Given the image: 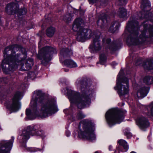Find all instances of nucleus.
<instances>
[{
    "mask_svg": "<svg viewBox=\"0 0 153 153\" xmlns=\"http://www.w3.org/2000/svg\"><path fill=\"white\" fill-rule=\"evenodd\" d=\"M88 79L86 78L78 79L76 84L79 85L81 93L66 88L67 94L70 102V106L75 105L78 109H82L89 106L91 103L90 97L94 91L90 89Z\"/></svg>",
    "mask_w": 153,
    "mask_h": 153,
    "instance_id": "nucleus-1",
    "label": "nucleus"
},
{
    "mask_svg": "<svg viewBox=\"0 0 153 153\" xmlns=\"http://www.w3.org/2000/svg\"><path fill=\"white\" fill-rule=\"evenodd\" d=\"M36 94L37 96L33 100L32 107L33 111H34L35 112H36L38 111L37 102L41 104V113L39 115L41 118L48 117L49 115L54 114L58 111L56 101L54 99H51L45 100V93L43 92L41 90H36Z\"/></svg>",
    "mask_w": 153,
    "mask_h": 153,
    "instance_id": "nucleus-2",
    "label": "nucleus"
},
{
    "mask_svg": "<svg viewBox=\"0 0 153 153\" xmlns=\"http://www.w3.org/2000/svg\"><path fill=\"white\" fill-rule=\"evenodd\" d=\"M140 28L138 21L134 19L128 21L126 24V30L123 35L126 39V43L128 46L143 45L147 38L138 36Z\"/></svg>",
    "mask_w": 153,
    "mask_h": 153,
    "instance_id": "nucleus-3",
    "label": "nucleus"
},
{
    "mask_svg": "<svg viewBox=\"0 0 153 153\" xmlns=\"http://www.w3.org/2000/svg\"><path fill=\"white\" fill-rule=\"evenodd\" d=\"M22 48L21 45L14 44L6 47L3 51L2 60L0 66L3 73L5 74H9V71L12 65V63L14 61L18 54H16L15 49H20Z\"/></svg>",
    "mask_w": 153,
    "mask_h": 153,
    "instance_id": "nucleus-4",
    "label": "nucleus"
},
{
    "mask_svg": "<svg viewBox=\"0 0 153 153\" xmlns=\"http://www.w3.org/2000/svg\"><path fill=\"white\" fill-rule=\"evenodd\" d=\"M39 126L37 124L28 126L25 128L22 131V133L18 137L22 147L26 148V143L30 138V136L39 137L42 139L45 137L44 131L39 130Z\"/></svg>",
    "mask_w": 153,
    "mask_h": 153,
    "instance_id": "nucleus-5",
    "label": "nucleus"
},
{
    "mask_svg": "<svg viewBox=\"0 0 153 153\" xmlns=\"http://www.w3.org/2000/svg\"><path fill=\"white\" fill-rule=\"evenodd\" d=\"M78 129L79 138L89 140L96 139L94 125L91 120L85 119L81 121L79 123Z\"/></svg>",
    "mask_w": 153,
    "mask_h": 153,
    "instance_id": "nucleus-6",
    "label": "nucleus"
},
{
    "mask_svg": "<svg viewBox=\"0 0 153 153\" xmlns=\"http://www.w3.org/2000/svg\"><path fill=\"white\" fill-rule=\"evenodd\" d=\"M126 111L125 110L112 108L108 110L105 117L108 124L110 127L116 124H120L124 119Z\"/></svg>",
    "mask_w": 153,
    "mask_h": 153,
    "instance_id": "nucleus-7",
    "label": "nucleus"
},
{
    "mask_svg": "<svg viewBox=\"0 0 153 153\" xmlns=\"http://www.w3.org/2000/svg\"><path fill=\"white\" fill-rule=\"evenodd\" d=\"M120 72L117 77L116 85L114 89L117 91L120 97L129 94V82L128 79L124 76L123 70Z\"/></svg>",
    "mask_w": 153,
    "mask_h": 153,
    "instance_id": "nucleus-8",
    "label": "nucleus"
},
{
    "mask_svg": "<svg viewBox=\"0 0 153 153\" xmlns=\"http://www.w3.org/2000/svg\"><path fill=\"white\" fill-rule=\"evenodd\" d=\"M83 19L80 17L76 18L74 20L72 29L74 32H77L76 40L79 42H83L86 40L89 33H91V30L88 28H84L81 25L83 23Z\"/></svg>",
    "mask_w": 153,
    "mask_h": 153,
    "instance_id": "nucleus-9",
    "label": "nucleus"
},
{
    "mask_svg": "<svg viewBox=\"0 0 153 153\" xmlns=\"http://www.w3.org/2000/svg\"><path fill=\"white\" fill-rule=\"evenodd\" d=\"M55 53H56V48L50 46H46L39 51L37 57L41 60L42 64L46 65L51 60L52 55Z\"/></svg>",
    "mask_w": 153,
    "mask_h": 153,
    "instance_id": "nucleus-10",
    "label": "nucleus"
},
{
    "mask_svg": "<svg viewBox=\"0 0 153 153\" xmlns=\"http://www.w3.org/2000/svg\"><path fill=\"white\" fill-rule=\"evenodd\" d=\"M22 94L21 91H16L12 98V103H10L9 100H7L5 102V105L7 108L12 112L18 111L21 107V103L20 100L22 99Z\"/></svg>",
    "mask_w": 153,
    "mask_h": 153,
    "instance_id": "nucleus-11",
    "label": "nucleus"
},
{
    "mask_svg": "<svg viewBox=\"0 0 153 153\" xmlns=\"http://www.w3.org/2000/svg\"><path fill=\"white\" fill-rule=\"evenodd\" d=\"M19 51L21 53H18V56H16L14 61L12 63V65L9 71V74L13 72L18 68L19 64L22 63L25 60L27 57V53L25 48L22 46Z\"/></svg>",
    "mask_w": 153,
    "mask_h": 153,
    "instance_id": "nucleus-12",
    "label": "nucleus"
},
{
    "mask_svg": "<svg viewBox=\"0 0 153 153\" xmlns=\"http://www.w3.org/2000/svg\"><path fill=\"white\" fill-rule=\"evenodd\" d=\"M14 137L12 136L11 139L7 141L2 140L0 143V153H10L13 146Z\"/></svg>",
    "mask_w": 153,
    "mask_h": 153,
    "instance_id": "nucleus-13",
    "label": "nucleus"
},
{
    "mask_svg": "<svg viewBox=\"0 0 153 153\" xmlns=\"http://www.w3.org/2000/svg\"><path fill=\"white\" fill-rule=\"evenodd\" d=\"M100 37L96 36L93 39V42L89 46L90 52L92 53H97L101 49V46L99 40Z\"/></svg>",
    "mask_w": 153,
    "mask_h": 153,
    "instance_id": "nucleus-14",
    "label": "nucleus"
},
{
    "mask_svg": "<svg viewBox=\"0 0 153 153\" xmlns=\"http://www.w3.org/2000/svg\"><path fill=\"white\" fill-rule=\"evenodd\" d=\"M142 10L145 13V16L149 17L150 15L152 14L150 12L151 9V3L149 0H142L141 5Z\"/></svg>",
    "mask_w": 153,
    "mask_h": 153,
    "instance_id": "nucleus-15",
    "label": "nucleus"
},
{
    "mask_svg": "<svg viewBox=\"0 0 153 153\" xmlns=\"http://www.w3.org/2000/svg\"><path fill=\"white\" fill-rule=\"evenodd\" d=\"M136 122L137 125L141 129L146 128L149 126L148 120L142 116L138 117Z\"/></svg>",
    "mask_w": 153,
    "mask_h": 153,
    "instance_id": "nucleus-16",
    "label": "nucleus"
},
{
    "mask_svg": "<svg viewBox=\"0 0 153 153\" xmlns=\"http://www.w3.org/2000/svg\"><path fill=\"white\" fill-rule=\"evenodd\" d=\"M19 7L18 4L14 2L8 4L5 7V11L10 15L15 14L16 9Z\"/></svg>",
    "mask_w": 153,
    "mask_h": 153,
    "instance_id": "nucleus-17",
    "label": "nucleus"
},
{
    "mask_svg": "<svg viewBox=\"0 0 153 153\" xmlns=\"http://www.w3.org/2000/svg\"><path fill=\"white\" fill-rule=\"evenodd\" d=\"M27 13V10L25 7L19 8V7L16 9V13L18 19L19 21H22L24 19L25 16Z\"/></svg>",
    "mask_w": 153,
    "mask_h": 153,
    "instance_id": "nucleus-18",
    "label": "nucleus"
},
{
    "mask_svg": "<svg viewBox=\"0 0 153 153\" xmlns=\"http://www.w3.org/2000/svg\"><path fill=\"white\" fill-rule=\"evenodd\" d=\"M122 43L120 42L117 40H113L108 48L111 51L115 52L117 51L121 48Z\"/></svg>",
    "mask_w": 153,
    "mask_h": 153,
    "instance_id": "nucleus-19",
    "label": "nucleus"
},
{
    "mask_svg": "<svg viewBox=\"0 0 153 153\" xmlns=\"http://www.w3.org/2000/svg\"><path fill=\"white\" fill-rule=\"evenodd\" d=\"M108 16L106 14H104L100 17L97 22V25L100 27L101 29L104 28L108 23Z\"/></svg>",
    "mask_w": 153,
    "mask_h": 153,
    "instance_id": "nucleus-20",
    "label": "nucleus"
},
{
    "mask_svg": "<svg viewBox=\"0 0 153 153\" xmlns=\"http://www.w3.org/2000/svg\"><path fill=\"white\" fill-rule=\"evenodd\" d=\"M58 17V16L56 15H53L52 17H51V14H49L47 17L45 18V20L41 26L43 30L45 27H46L48 24H51L52 22L56 20Z\"/></svg>",
    "mask_w": 153,
    "mask_h": 153,
    "instance_id": "nucleus-21",
    "label": "nucleus"
},
{
    "mask_svg": "<svg viewBox=\"0 0 153 153\" xmlns=\"http://www.w3.org/2000/svg\"><path fill=\"white\" fill-rule=\"evenodd\" d=\"M150 89V87L146 86H143L140 88L137 91V95L140 94V97L143 98L146 96L148 93Z\"/></svg>",
    "mask_w": 153,
    "mask_h": 153,
    "instance_id": "nucleus-22",
    "label": "nucleus"
},
{
    "mask_svg": "<svg viewBox=\"0 0 153 153\" xmlns=\"http://www.w3.org/2000/svg\"><path fill=\"white\" fill-rule=\"evenodd\" d=\"M61 55L64 58L69 57L73 54L72 51L68 48H63L60 51Z\"/></svg>",
    "mask_w": 153,
    "mask_h": 153,
    "instance_id": "nucleus-23",
    "label": "nucleus"
},
{
    "mask_svg": "<svg viewBox=\"0 0 153 153\" xmlns=\"http://www.w3.org/2000/svg\"><path fill=\"white\" fill-rule=\"evenodd\" d=\"M143 65L144 68L150 71L153 69V58L146 60L143 62Z\"/></svg>",
    "mask_w": 153,
    "mask_h": 153,
    "instance_id": "nucleus-24",
    "label": "nucleus"
},
{
    "mask_svg": "<svg viewBox=\"0 0 153 153\" xmlns=\"http://www.w3.org/2000/svg\"><path fill=\"white\" fill-rule=\"evenodd\" d=\"M117 143L119 144L120 147L121 146L122 147L124 151H123V149H121V148H119V150L122 152L127 151L128 149V146L127 145V142L126 140L122 139H120L117 141Z\"/></svg>",
    "mask_w": 153,
    "mask_h": 153,
    "instance_id": "nucleus-25",
    "label": "nucleus"
},
{
    "mask_svg": "<svg viewBox=\"0 0 153 153\" xmlns=\"http://www.w3.org/2000/svg\"><path fill=\"white\" fill-rule=\"evenodd\" d=\"M25 114L26 117L25 119L26 120H33L35 118V114L32 113L31 110L30 108H26L25 111Z\"/></svg>",
    "mask_w": 153,
    "mask_h": 153,
    "instance_id": "nucleus-26",
    "label": "nucleus"
},
{
    "mask_svg": "<svg viewBox=\"0 0 153 153\" xmlns=\"http://www.w3.org/2000/svg\"><path fill=\"white\" fill-rule=\"evenodd\" d=\"M63 63L64 65L68 67L72 68L77 66L76 63L71 59H66L64 60Z\"/></svg>",
    "mask_w": 153,
    "mask_h": 153,
    "instance_id": "nucleus-27",
    "label": "nucleus"
},
{
    "mask_svg": "<svg viewBox=\"0 0 153 153\" xmlns=\"http://www.w3.org/2000/svg\"><path fill=\"white\" fill-rule=\"evenodd\" d=\"M56 31L55 28L52 26H50L46 30V34L47 37H52L54 35Z\"/></svg>",
    "mask_w": 153,
    "mask_h": 153,
    "instance_id": "nucleus-28",
    "label": "nucleus"
},
{
    "mask_svg": "<svg viewBox=\"0 0 153 153\" xmlns=\"http://www.w3.org/2000/svg\"><path fill=\"white\" fill-rule=\"evenodd\" d=\"M143 30L146 31L148 30L150 37H153V25H149L148 27V25L147 24H145L143 25Z\"/></svg>",
    "mask_w": 153,
    "mask_h": 153,
    "instance_id": "nucleus-29",
    "label": "nucleus"
},
{
    "mask_svg": "<svg viewBox=\"0 0 153 153\" xmlns=\"http://www.w3.org/2000/svg\"><path fill=\"white\" fill-rule=\"evenodd\" d=\"M143 81L146 85H152L153 84V76L150 75H146L143 78Z\"/></svg>",
    "mask_w": 153,
    "mask_h": 153,
    "instance_id": "nucleus-30",
    "label": "nucleus"
},
{
    "mask_svg": "<svg viewBox=\"0 0 153 153\" xmlns=\"http://www.w3.org/2000/svg\"><path fill=\"white\" fill-rule=\"evenodd\" d=\"M127 10L124 7H120L119 9L118 15L120 18H126L127 17Z\"/></svg>",
    "mask_w": 153,
    "mask_h": 153,
    "instance_id": "nucleus-31",
    "label": "nucleus"
},
{
    "mask_svg": "<svg viewBox=\"0 0 153 153\" xmlns=\"http://www.w3.org/2000/svg\"><path fill=\"white\" fill-rule=\"evenodd\" d=\"M99 63L102 65H105L106 62L107 57L104 53H102L99 56Z\"/></svg>",
    "mask_w": 153,
    "mask_h": 153,
    "instance_id": "nucleus-32",
    "label": "nucleus"
},
{
    "mask_svg": "<svg viewBox=\"0 0 153 153\" xmlns=\"http://www.w3.org/2000/svg\"><path fill=\"white\" fill-rule=\"evenodd\" d=\"M32 64L29 63L28 62H26L25 65L22 66L20 68V70L22 71H25L31 69L32 66Z\"/></svg>",
    "mask_w": 153,
    "mask_h": 153,
    "instance_id": "nucleus-33",
    "label": "nucleus"
},
{
    "mask_svg": "<svg viewBox=\"0 0 153 153\" xmlns=\"http://www.w3.org/2000/svg\"><path fill=\"white\" fill-rule=\"evenodd\" d=\"M64 21L67 23H68L72 20V17L71 13L64 16L63 17Z\"/></svg>",
    "mask_w": 153,
    "mask_h": 153,
    "instance_id": "nucleus-34",
    "label": "nucleus"
},
{
    "mask_svg": "<svg viewBox=\"0 0 153 153\" xmlns=\"http://www.w3.org/2000/svg\"><path fill=\"white\" fill-rule=\"evenodd\" d=\"M124 135L126 136L128 139L132 137V134L131 133L128 128H126L124 131Z\"/></svg>",
    "mask_w": 153,
    "mask_h": 153,
    "instance_id": "nucleus-35",
    "label": "nucleus"
},
{
    "mask_svg": "<svg viewBox=\"0 0 153 153\" xmlns=\"http://www.w3.org/2000/svg\"><path fill=\"white\" fill-rule=\"evenodd\" d=\"M116 24V22H111V25L108 29V31L110 33H114L115 32V28L114 26Z\"/></svg>",
    "mask_w": 153,
    "mask_h": 153,
    "instance_id": "nucleus-36",
    "label": "nucleus"
},
{
    "mask_svg": "<svg viewBox=\"0 0 153 153\" xmlns=\"http://www.w3.org/2000/svg\"><path fill=\"white\" fill-rule=\"evenodd\" d=\"M108 0H101L100 1V7H104L108 4Z\"/></svg>",
    "mask_w": 153,
    "mask_h": 153,
    "instance_id": "nucleus-37",
    "label": "nucleus"
},
{
    "mask_svg": "<svg viewBox=\"0 0 153 153\" xmlns=\"http://www.w3.org/2000/svg\"><path fill=\"white\" fill-rule=\"evenodd\" d=\"M76 117L78 119L82 120L85 117V116L83 114L81 111H79L77 113Z\"/></svg>",
    "mask_w": 153,
    "mask_h": 153,
    "instance_id": "nucleus-38",
    "label": "nucleus"
},
{
    "mask_svg": "<svg viewBox=\"0 0 153 153\" xmlns=\"http://www.w3.org/2000/svg\"><path fill=\"white\" fill-rule=\"evenodd\" d=\"M7 80L6 77H2L0 78V83L1 84H7Z\"/></svg>",
    "mask_w": 153,
    "mask_h": 153,
    "instance_id": "nucleus-39",
    "label": "nucleus"
},
{
    "mask_svg": "<svg viewBox=\"0 0 153 153\" xmlns=\"http://www.w3.org/2000/svg\"><path fill=\"white\" fill-rule=\"evenodd\" d=\"M150 108V114L153 117V102H152L149 105Z\"/></svg>",
    "mask_w": 153,
    "mask_h": 153,
    "instance_id": "nucleus-40",
    "label": "nucleus"
},
{
    "mask_svg": "<svg viewBox=\"0 0 153 153\" xmlns=\"http://www.w3.org/2000/svg\"><path fill=\"white\" fill-rule=\"evenodd\" d=\"M147 31L143 30L141 32V34L139 36H140V37L142 36L143 37H145L146 38H147L146 36V33Z\"/></svg>",
    "mask_w": 153,
    "mask_h": 153,
    "instance_id": "nucleus-41",
    "label": "nucleus"
},
{
    "mask_svg": "<svg viewBox=\"0 0 153 153\" xmlns=\"http://www.w3.org/2000/svg\"><path fill=\"white\" fill-rule=\"evenodd\" d=\"M71 111H70L68 109L66 108L64 109V113L67 115H70L71 114Z\"/></svg>",
    "mask_w": 153,
    "mask_h": 153,
    "instance_id": "nucleus-42",
    "label": "nucleus"
},
{
    "mask_svg": "<svg viewBox=\"0 0 153 153\" xmlns=\"http://www.w3.org/2000/svg\"><path fill=\"white\" fill-rule=\"evenodd\" d=\"M119 3L121 5H124L126 4L127 3V0H118Z\"/></svg>",
    "mask_w": 153,
    "mask_h": 153,
    "instance_id": "nucleus-43",
    "label": "nucleus"
},
{
    "mask_svg": "<svg viewBox=\"0 0 153 153\" xmlns=\"http://www.w3.org/2000/svg\"><path fill=\"white\" fill-rule=\"evenodd\" d=\"M70 117H69V120H70L72 122H74L76 120V118L73 115V114H71Z\"/></svg>",
    "mask_w": 153,
    "mask_h": 153,
    "instance_id": "nucleus-44",
    "label": "nucleus"
},
{
    "mask_svg": "<svg viewBox=\"0 0 153 153\" xmlns=\"http://www.w3.org/2000/svg\"><path fill=\"white\" fill-rule=\"evenodd\" d=\"M111 42V38H108L106 39V43L108 45V46H109Z\"/></svg>",
    "mask_w": 153,
    "mask_h": 153,
    "instance_id": "nucleus-45",
    "label": "nucleus"
},
{
    "mask_svg": "<svg viewBox=\"0 0 153 153\" xmlns=\"http://www.w3.org/2000/svg\"><path fill=\"white\" fill-rule=\"evenodd\" d=\"M26 62H28L29 63L32 64V65H33L34 64L33 60V59L28 58Z\"/></svg>",
    "mask_w": 153,
    "mask_h": 153,
    "instance_id": "nucleus-46",
    "label": "nucleus"
},
{
    "mask_svg": "<svg viewBox=\"0 0 153 153\" xmlns=\"http://www.w3.org/2000/svg\"><path fill=\"white\" fill-rule=\"evenodd\" d=\"M88 1L90 4H93L97 3L98 0H88Z\"/></svg>",
    "mask_w": 153,
    "mask_h": 153,
    "instance_id": "nucleus-47",
    "label": "nucleus"
},
{
    "mask_svg": "<svg viewBox=\"0 0 153 153\" xmlns=\"http://www.w3.org/2000/svg\"><path fill=\"white\" fill-rule=\"evenodd\" d=\"M43 34V30H41L39 31V33L37 34V35L41 38L42 37Z\"/></svg>",
    "mask_w": 153,
    "mask_h": 153,
    "instance_id": "nucleus-48",
    "label": "nucleus"
},
{
    "mask_svg": "<svg viewBox=\"0 0 153 153\" xmlns=\"http://www.w3.org/2000/svg\"><path fill=\"white\" fill-rule=\"evenodd\" d=\"M71 133L70 131L68 130H66L65 131V134L67 137H69Z\"/></svg>",
    "mask_w": 153,
    "mask_h": 153,
    "instance_id": "nucleus-49",
    "label": "nucleus"
},
{
    "mask_svg": "<svg viewBox=\"0 0 153 153\" xmlns=\"http://www.w3.org/2000/svg\"><path fill=\"white\" fill-rule=\"evenodd\" d=\"M120 27V24H119L117 25L115 27V32L117 31L118 30L119 28Z\"/></svg>",
    "mask_w": 153,
    "mask_h": 153,
    "instance_id": "nucleus-50",
    "label": "nucleus"
},
{
    "mask_svg": "<svg viewBox=\"0 0 153 153\" xmlns=\"http://www.w3.org/2000/svg\"><path fill=\"white\" fill-rule=\"evenodd\" d=\"M74 14H76L78 13L79 12V10H78L76 9L75 8H74Z\"/></svg>",
    "mask_w": 153,
    "mask_h": 153,
    "instance_id": "nucleus-51",
    "label": "nucleus"
},
{
    "mask_svg": "<svg viewBox=\"0 0 153 153\" xmlns=\"http://www.w3.org/2000/svg\"><path fill=\"white\" fill-rule=\"evenodd\" d=\"M111 65L113 66H115L117 65V63L116 62L113 61L111 63Z\"/></svg>",
    "mask_w": 153,
    "mask_h": 153,
    "instance_id": "nucleus-52",
    "label": "nucleus"
},
{
    "mask_svg": "<svg viewBox=\"0 0 153 153\" xmlns=\"http://www.w3.org/2000/svg\"><path fill=\"white\" fill-rule=\"evenodd\" d=\"M1 17L0 16V26H2L3 25V22L1 20Z\"/></svg>",
    "mask_w": 153,
    "mask_h": 153,
    "instance_id": "nucleus-53",
    "label": "nucleus"
},
{
    "mask_svg": "<svg viewBox=\"0 0 153 153\" xmlns=\"http://www.w3.org/2000/svg\"><path fill=\"white\" fill-rule=\"evenodd\" d=\"M112 148H113L112 146L111 145H110L109 146L108 149L109 151H111L112 150H113Z\"/></svg>",
    "mask_w": 153,
    "mask_h": 153,
    "instance_id": "nucleus-54",
    "label": "nucleus"
},
{
    "mask_svg": "<svg viewBox=\"0 0 153 153\" xmlns=\"http://www.w3.org/2000/svg\"><path fill=\"white\" fill-rule=\"evenodd\" d=\"M62 70L65 72H67L69 71V69L68 68H63Z\"/></svg>",
    "mask_w": 153,
    "mask_h": 153,
    "instance_id": "nucleus-55",
    "label": "nucleus"
},
{
    "mask_svg": "<svg viewBox=\"0 0 153 153\" xmlns=\"http://www.w3.org/2000/svg\"><path fill=\"white\" fill-rule=\"evenodd\" d=\"M79 12L80 13H82V14H84L85 13V11L83 10V9H82L81 10H80Z\"/></svg>",
    "mask_w": 153,
    "mask_h": 153,
    "instance_id": "nucleus-56",
    "label": "nucleus"
},
{
    "mask_svg": "<svg viewBox=\"0 0 153 153\" xmlns=\"http://www.w3.org/2000/svg\"><path fill=\"white\" fill-rule=\"evenodd\" d=\"M22 0H15V1L16 2H19L21 1Z\"/></svg>",
    "mask_w": 153,
    "mask_h": 153,
    "instance_id": "nucleus-57",
    "label": "nucleus"
},
{
    "mask_svg": "<svg viewBox=\"0 0 153 153\" xmlns=\"http://www.w3.org/2000/svg\"><path fill=\"white\" fill-rule=\"evenodd\" d=\"M82 9H81V6H79V9L78 10L79 11L80 10H81Z\"/></svg>",
    "mask_w": 153,
    "mask_h": 153,
    "instance_id": "nucleus-58",
    "label": "nucleus"
},
{
    "mask_svg": "<svg viewBox=\"0 0 153 153\" xmlns=\"http://www.w3.org/2000/svg\"><path fill=\"white\" fill-rule=\"evenodd\" d=\"M130 153H137L134 151H131Z\"/></svg>",
    "mask_w": 153,
    "mask_h": 153,
    "instance_id": "nucleus-59",
    "label": "nucleus"
},
{
    "mask_svg": "<svg viewBox=\"0 0 153 153\" xmlns=\"http://www.w3.org/2000/svg\"><path fill=\"white\" fill-rule=\"evenodd\" d=\"M61 12V10H58V13H59V12Z\"/></svg>",
    "mask_w": 153,
    "mask_h": 153,
    "instance_id": "nucleus-60",
    "label": "nucleus"
},
{
    "mask_svg": "<svg viewBox=\"0 0 153 153\" xmlns=\"http://www.w3.org/2000/svg\"><path fill=\"white\" fill-rule=\"evenodd\" d=\"M23 114H22L21 115V117H22L23 116Z\"/></svg>",
    "mask_w": 153,
    "mask_h": 153,
    "instance_id": "nucleus-61",
    "label": "nucleus"
},
{
    "mask_svg": "<svg viewBox=\"0 0 153 153\" xmlns=\"http://www.w3.org/2000/svg\"><path fill=\"white\" fill-rule=\"evenodd\" d=\"M73 153H78V152H74Z\"/></svg>",
    "mask_w": 153,
    "mask_h": 153,
    "instance_id": "nucleus-62",
    "label": "nucleus"
},
{
    "mask_svg": "<svg viewBox=\"0 0 153 153\" xmlns=\"http://www.w3.org/2000/svg\"><path fill=\"white\" fill-rule=\"evenodd\" d=\"M0 129H1V126H0Z\"/></svg>",
    "mask_w": 153,
    "mask_h": 153,
    "instance_id": "nucleus-63",
    "label": "nucleus"
},
{
    "mask_svg": "<svg viewBox=\"0 0 153 153\" xmlns=\"http://www.w3.org/2000/svg\"><path fill=\"white\" fill-rule=\"evenodd\" d=\"M121 70H122V68L121 69L120 71H121Z\"/></svg>",
    "mask_w": 153,
    "mask_h": 153,
    "instance_id": "nucleus-64",
    "label": "nucleus"
}]
</instances>
